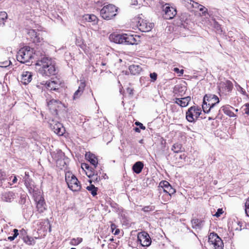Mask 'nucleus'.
<instances>
[{"instance_id": "nucleus-1", "label": "nucleus", "mask_w": 249, "mask_h": 249, "mask_svg": "<svg viewBox=\"0 0 249 249\" xmlns=\"http://www.w3.org/2000/svg\"><path fill=\"white\" fill-rule=\"evenodd\" d=\"M36 56V66L39 67L38 71L43 75L51 76L55 74V62L51 58L46 56L44 51H37L35 52Z\"/></svg>"}, {"instance_id": "nucleus-2", "label": "nucleus", "mask_w": 249, "mask_h": 249, "mask_svg": "<svg viewBox=\"0 0 249 249\" xmlns=\"http://www.w3.org/2000/svg\"><path fill=\"white\" fill-rule=\"evenodd\" d=\"M37 51H40L39 48L34 50L29 46H25L18 51L17 54V60L22 63L28 62L31 59H35L36 62V56H35V52Z\"/></svg>"}, {"instance_id": "nucleus-3", "label": "nucleus", "mask_w": 249, "mask_h": 249, "mask_svg": "<svg viewBox=\"0 0 249 249\" xmlns=\"http://www.w3.org/2000/svg\"><path fill=\"white\" fill-rule=\"evenodd\" d=\"M158 191L160 193L159 196L162 193H165V202L169 200L171 195L176 193V190L167 181H162L160 183Z\"/></svg>"}, {"instance_id": "nucleus-4", "label": "nucleus", "mask_w": 249, "mask_h": 249, "mask_svg": "<svg viewBox=\"0 0 249 249\" xmlns=\"http://www.w3.org/2000/svg\"><path fill=\"white\" fill-rule=\"evenodd\" d=\"M65 180L69 188L72 191L76 192L81 188L79 181L76 177L71 172L65 174Z\"/></svg>"}, {"instance_id": "nucleus-5", "label": "nucleus", "mask_w": 249, "mask_h": 249, "mask_svg": "<svg viewBox=\"0 0 249 249\" xmlns=\"http://www.w3.org/2000/svg\"><path fill=\"white\" fill-rule=\"evenodd\" d=\"M117 11L118 9L115 6L109 4L102 8L100 11V14L104 19L109 20L116 15Z\"/></svg>"}, {"instance_id": "nucleus-6", "label": "nucleus", "mask_w": 249, "mask_h": 249, "mask_svg": "<svg viewBox=\"0 0 249 249\" xmlns=\"http://www.w3.org/2000/svg\"><path fill=\"white\" fill-rule=\"evenodd\" d=\"M201 109L197 106L190 107L186 113V118L189 122H194L200 116Z\"/></svg>"}, {"instance_id": "nucleus-7", "label": "nucleus", "mask_w": 249, "mask_h": 249, "mask_svg": "<svg viewBox=\"0 0 249 249\" xmlns=\"http://www.w3.org/2000/svg\"><path fill=\"white\" fill-rule=\"evenodd\" d=\"M163 17L164 18L171 19L173 18L177 15V10L175 8L170 6L169 4L166 3L162 6Z\"/></svg>"}, {"instance_id": "nucleus-8", "label": "nucleus", "mask_w": 249, "mask_h": 249, "mask_svg": "<svg viewBox=\"0 0 249 249\" xmlns=\"http://www.w3.org/2000/svg\"><path fill=\"white\" fill-rule=\"evenodd\" d=\"M49 123L51 128L53 130L55 133L59 136H62L64 134L65 129L61 123L53 119L49 120Z\"/></svg>"}, {"instance_id": "nucleus-9", "label": "nucleus", "mask_w": 249, "mask_h": 249, "mask_svg": "<svg viewBox=\"0 0 249 249\" xmlns=\"http://www.w3.org/2000/svg\"><path fill=\"white\" fill-rule=\"evenodd\" d=\"M208 242L210 244L213 245L215 249H223V242L216 234L210 233L209 235Z\"/></svg>"}, {"instance_id": "nucleus-10", "label": "nucleus", "mask_w": 249, "mask_h": 249, "mask_svg": "<svg viewBox=\"0 0 249 249\" xmlns=\"http://www.w3.org/2000/svg\"><path fill=\"white\" fill-rule=\"evenodd\" d=\"M27 34L31 40L37 45H39V44H44L43 39L40 33H37L35 30L30 29L28 30Z\"/></svg>"}, {"instance_id": "nucleus-11", "label": "nucleus", "mask_w": 249, "mask_h": 249, "mask_svg": "<svg viewBox=\"0 0 249 249\" xmlns=\"http://www.w3.org/2000/svg\"><path fill=\"white\" fill-rule=\"evenodd\" d=\"M137 239L138 242L143 247H148L151 245V239L150 236L145 231L139 232Z\"/></svg>"}, {"instance_id": "nucleus-12", "label": "nucleus", "mask_w": 249, "mask_h": 249, "mask_svg": "<svg viewBox=\"0 0 249 249\" xmlns=\"http://www.w3.org/2000/svg\"><path fill=\"white\" fill-rule=\"evenodd\" d=\"M48 106L52 114L54 115L57 114V110L62 106V103L58 100L52 99L48 101L47 99Z\"/></svg>"}, {"instance_id": "nucleus-13", "label": "nucleus", "mask_w": 249, "mask_h": 249, "mask_svg": "<svg viewBox=\"0 0 249 249\" xmlns=\"http://www.w3.org/2000/svg\"><path fill=\"white\" fill-rule=\"evenodd\" d=\"M137 22V25L139 30L143 32H147L151 31L154 26L153 23H150L141 18H139Z\"/></svg>"}, {"instance_id": "nucleus-14", "label": "nucleus", "mask_w": 249, "mask_h": 249, "mask_svg": "<svg viewBox=\"0 0 249 249\" xmlns=\"http://www.w3.org/2000/svg\"><path fill=\"white\" fill-rule=\"evenodd\" d=\"M123 39V44L127 45L137 44L140 41L139 36L137 35H133L124 34Z\"/></svg>"}, {"instance_id": "nucleus-15", "label": "nucleus", "mask_w": 249, "mask_h": 249, "mask_svg": "<svg viewBox=\"0 0 249 249\" xmlns=\"http://www.w3.org/2000/svg\"><path fill=\"white\" fill-rule=\"evenodd\" d=\"M46 88L50 90H57L60 87L59 80L48 81L45 84Z\"/></svg>"}, {"instance_id": "nucleus-16", "label": "nucleus", "mask_w": 249, "mask_h": 249, "mask_svg": "<svg viewBox=\"0 0 249 249\" xmlns=\"http://www.w3.org/2000/svg\"><path fill=\"white\" fill-rule=\"evenodd\" d=\"M204 97H207L206 101L208 102V106H210V108H213L216 104L219 102L218 97L215 95H206Z\"/></svg>"}, {"instance_id": "nucleus-17", "label": "nucleus", "mask_w": 249, "mask_h": 249, "mask_svg": "<svg viewBox=\"0 0 249 249\" xmlns=\"http://www.w3.org/2000/svg\"><path fill=\"white\" fill-rule=\"evenodd\" d=\"M191 97L187 96L183 98H175L174 99V102L180 106L181 107H185L188 106L191 101Z\"/></svg>"}, {"instance_id": "nucleus-18", "label": "nucleus", "mask_w": 249, "mask_h": 249, "mask_svg": "<svg viewBox=\"0 0 249 249\" xmlns=\"http://www.w3.org/2000/svg\"><path fill=\"white\" fill-rule=\"evenodd\" d=\"M24 184L26 187L28 189L30 193H32L34 192V185L32 184V180L29 178L28 173H25V177L23 178Z\"/></svg>"}, {"instance_id": "nucleus-19", "label": "nucleus", "mask_w": 249, "mask_h": 249, "mask_svg": "<svg viewBox=\"0 0 249 249\" xmlns=\"http://www.w3.org/2000/svg\"><path fill=\"white\" fill-rule=\"evenodd\" d=\"M16 197V194L13 192H4L1 196L2 201L6 202H12Z\"/></svg>"}, {"instance_id": "nucleus-20", "label": "nucleus", "mask_w": 249, "mask_h": 249, "mask_svg": "<svg viewBox=\"0 0 249 249\" xmlns=\"http://www.w3.org/2000/svg\"><path fill=\"white\" fill-rule=\"evenodd\" d=\"M32 74L31 72L25 71H23L20 78L21 82L24 85H27L32 80Z\"/></svg>"}, {"instance_id": "nucleus-21", "label": "nucleus", "mask_w": 249, "mask_h": 249, "mask_svg": "<svg viewBox=\"0 0 249 249\" xmlns=\"http://www.w3.org/2000/svg\"><path fill=\"white\" fill-rule=\"evenodd\" d=\"M187 88L185 85L177 84L175 86L173 92L177 96H183Z\"/></svg>"}, {"instance_id": "nucleus-22", "label": "nucleus", "mask_w": 249, "mask_h": 249, "mask_svg": "<svg viewBox=\"0 0 249 249\" xmlns=\"http://www.w3.org/2000/svg\"><path fill=\"white\" fill-rule=\"evenodd\" d=\"M124 34H112L109 36L111 41L116 43L123 44Z\"/></svg>"}, {"instance_id": "nucleus-23", "label": "nucleus", "mask_w": 249, "mask_h": 249, "mask_svg": "<svg viewBox=\"0 0 249 249\" xmlns=\"http://www.w3.org/2000/svg\"><path fill=\"white\" fill-rule=\"evenodd\" d=\"M231 109H234V108L230 105L223 106L221 107V110L227 116L230 117H236V115L231 111Z\"/></svg>"}, {"instance_id": "nucleus-24", "label": "nucleus", "mask_w": 249, "mask_h": 249, "mask_svg": "<svg viewBox=\"0 0 249 249\" xmlns=\"http://www.w3.org/2000/svg\"><path fill=\"white\" fill-rule=\"evenodd\" d=\"M83 20L88 22H92V24H96L98 23V18L93 14H85L83 16Z\"/></svg>"}, {"instance_id": "nucleus-25", "label": "nucleus", "mask_w": 249, "mask_h": 249, "mask_svg": "<svg viewBox=\"0 0 249 249\" xmlns=\"http://www.w3.org/2000/svg\"><path fill=\"white\" fill-rule=\"evenodd\" d=\"M85 157L90 163L95 168L98 164L97 159L96 156L90 152L86 153Z\"/></svg>"}, {"instance_id": "nucleus-26", "label": "nucleus", "mask_w": 249, "mask_h": 249, "mask_svg": "<svg viewBox=\"0 0 249 249\" xmlns=\"http://www.w3.org/2000/svg\"><path fill=\"white\" fill-rule=\"evenodd\" d=\"M86 86L85 83L84 82H81L79 86L78 89L74 92L73 98L76 99L80 97L83 92Z\"/></svg>"}, {"instance_id": "nucleus-27", "label": "nucleus", "mask_w": 249, "mask_h": 249, "mask_svg": "<svg viewBox=\"0 0 249 249\" xmlns=\"http://www.w3.org/2000/svg\"><path fill=\"white\" fill-rule=\"evenodd\" d=\"M188 0V3H189L190 4H191L193 7L198 8L199 11L202 12L203 14H204L207 12V9L203 5L199 4L198 3L195 2L192 0Z\"/></svg>"}, {"instance_id": "nucleus-28", "label": "nucleus", "mask_w": 249, "mask_h": 249, "mask_svg": "<svg viewBox=\"0 0 249 249\" xmlns=\"http://www.w3.org/2000/svg\"><path fill=\"white\" fill-rule=\"evenodd\" d=\"M129 71L131 74L133 75L138 74L142 71V68L139 65H131L129 67Z\"/></svg>"}, {"instance_id": "nucleus-29", "label": "nucleus", "mask_w": 249, "mask_h": 249, "mask_svg": "<svg viewBox=\"0 0 249 249\" xmlns=\"http://www.w3.org/2000/svg\"><path fill=\"white\" fill-rule=\"evenodd\" d=\"M45 204L43 199L40 197L36 203V208L39 213H41L45 210Z\"/></svg>"}, {"instance_id": "nucleus-30", "label": "nucleus", "mask_w": 249, "mask_h": 249, "mask_svg": "<svg viewBox=\"0 0 249 249\" xmlns=\"http://www.w3.org/2000/svg\"><path fill=\"white\" fill-rule=\"evenodd\" d=\"M143 167V164L141 161L136 162L133 166L132 169L134 172L139 174L142 172Z\"/></svg>"}, {"instance_id": "nucleus-31", "label": "nucleus", "mask_w": 249, "mask_h": 249, "mask_svg": "<svg viewBox=\"0 0 249 249\" xmlns=\"http://www.w3.org/2000/svg\"><path fill=\"white\" fill-rule=\"evenodd\" d=\"M65 154L61 150H58L56 152H53L52 154V158L55 162L57 161V160H59L61 158L64 157Z\"/></svg>"}, {"instance_id": "nucleus-32", "label": "nucleus", "mask_w": 249, "mask_h": 249, "mask_svg": "<svg viewBox=\"0 0 249 249\" xmlns=\"http://www.w3.org/2000/svg\"><path fill=\"white\" fill-rule=\"evenodd\" d=\"M67 160L68 159H66L64 156V157H63V158H61L59 160H57V161L55 162L56 165L60 169H62L66 165V162Z\"/></svg>"}, {"instance_id": "nucleus-33", "label": "nucleus", "mask_w": 249, "mask_h": 249, "mask_svg": "<svg viewBox=\"0 0 249 249\" xmlns=\"http://www.w3.org/2000/svg\"><path fill=\"white\" fill-rule=\"evenodd\" d=\"M171 149L174 151V152L178 153L183 151V148H182V144L178 143H176L173 144Z\"/></svg>"}, {"instance_id": "nucleus-34", "label": "nucleus", "mask_w": 249, "mask_h": 249, "mask_svg": "<svg viewBox=\"0 0 249 249\" xmlns=\"http://www.w3.org/2000/svg\"><path fill=\"white\" fill-rule=\"evenodd\" d=\"M206 98L207 97H204L202 107L205 113H208L212 108H210V106H208V102L206 101Z\"/></svg>"}, {"instance_id": "nucleus-35", "label": "nucleus", "mask_w": 249, "mask_h": 249, "mask_svg": "<svg viewBox=\"0 0 249 249\" xmlns=\"http://www.w3.org/2000/svg\"><path fill=\"white\" fill-rule=\"evenodd\" d=\"M7 14L4 11L0 12V26L4 24V22L7 18Z\"/></svg>"}, {"instance_id": "nucleus-36", "label": "nucleus", "mask_w": 249, "mask_h": 249, "mask_svg": "<svg viewBox=\"0 0 249 249\" xmlns=\"http://www.w3.org/2000/svg\"><path fill=\"white\" fill-rule=\"evenodd\" d=\"M86 189L90 192L93 196L97 195V188L95 187L94 185L91 184L89 186H87Z\"/></svg>"}, {"instance_id": "nucleus-37", "label": "nucleus", "mask_w": 249, "mask_h": 249, "mask_svg": "<svg viewBox=\"0 0 249 249\" xmlns=\"http://www.w3.org/2000/svg\"><path fill=\"white\" fill-rule=\"evenodd\" d=\"M83 241V239L81 237L76 238H72L71 239L70 244L71 246H77L81 243Z\"/></svg>"}, {"instance_id": "nucleus-38", "label": "nucleus", "mask_w": 249, "mask_h": 249, "mask_svg": "<svg viewBox=\"0 0 249 249\" xmlns=\"http://www.w3.org/2000/svg\"><path fill=\"white\" fill-rule=\"evenodd\" d=\"M213 27L215 30V32L218 34H221L222 30L221 25L215 20H213Z\"/></svg>"}, {"instance_id": "nucleus-39", "label": "nucleus", "mask_w": 249, "mask_h": 249, "mask_svg": "<svg viewBox=\"0 0 249 249\" xmlns=\"http://www.w3.org/2000/svg\"><path fill=\"white\" fill-rule=\"evenodd\" d=\"M23 241L26 244H27L29 245H31L35 243V241H34V239L32 237L28 236L24 237L23 238Z\"/></svg>"}, {"instance_id": "nucleus-40", "label": "nucleus", "mask_w": 249, "mask_h": 249, "mask_svg": "<svg viewBox=\"0 0 249 249\" xmlns=\"http://www.w3.org/2000/svg\"><path fill=\"white\" fill-rule=\"evenodd\" d=\"M6 174L0 170V186L2 185V181L5 180Z\"/></svg>"}, {"instance_id": "nucleus-41", "label": "nucleus", "mask_w": 249, "mask_h": 249, "mask_svg": "<svg viewBox=\"0 0 249 249\" xmlns=\"http://www.w3.org/2000/svg\"><path fill=\"white\" fill-rule=\"evenodd\" d=\"M245 212L247 215L249 216V197L245 203Z\"/></svg>"}, {"instance_id": "nucleus-42", "label": "nucleus", "mask_w": 249, "mask_h": 249, "mask_svg": "<svg viewBox=\"0 0 249 249\" xmlns=\"http://www.w3.org/2000/svg\"><path fill=\"white\" fill-rule=\"evenodd\" d=\"M173 71H175V72L177 73L178 74V76H181L183 75V72H184V71L183 70H179L178 68H174V69H173Z\"/></svg>"}, {"instance_id": "nucleus-43", "label": "nucleus", "mask_w": 249, "mask_h": 249, "mask_svg": "<svg viewBox=\"0 0 249 249\" xmlns=\"http://www.w3.org/2000/svg\"><path fill=\"white\" fill-rule=\"evenodd\" d=\"M142 211L144 212H148L150 211H152L154 210V208L152 206H145L142 208Z\"/></svg>"}, {"instance_id": "nucleus-44", "label": "nucleus", "mask_w": 249, "mask_h": 249, "mask_svg": "<svg viewBox=\"0 0 249 249\" xmlns=\"http://www.w3.org/2000/svg\"><path fill=\"white\" fill-rule=\"evenodd\" d=\"M150 77L152 79V81L154 82L156 80L157 78V74L155 72L151 73Z\"/></svg>"}, {"instance_id": "nucleus-45", "label": "nucleus", "mask_w": 249, "mask_h": 249, "mask_svg": "<svg viewBox=\"0 0 249 249\" xmlns=\"http://www.w3.org/2000/svg\"><path fill=\"white\" fill-rule=\"evenodd\" d=\"M226 85L227 89L229 90H230L232 89V83L230 81H227L226 82Z\"/></svg>"}, {"instance_id": "nucleus-46", "label": "nucleus", "mask_w": 249, "mask_h": 249, "mask_svg": "<svg viewBox=\"0 0 249 249\" xmlns=\"http://www.w3.org/2000/svg\"><path fill=\"white\" fill-rule=\"evenodd\" d=\"M244 107H245L244 110L245 113L249 115V104L247 103L244 105Z\"/></svg>"}, {"instance_id": "nucleus-47", "label": "nucleus", "mask_w": 249, "mask_h": 249, "mask_svg": "<svg viewBox=\"0 0 249 249\" xmlns=\"http://www.w3.org/2000/svg\"><path fill=\"white\" fill-rule=\"evenodd\" d=\"M10 63V61H5L3 62H0V67H6L7 66H9Z\"/></svg>"}, {"instance_id": "nucleus-48", "label": "nucleus", "mask_w": 249, "mask_h": 249, "mask_svg": "<svg viewBox=\"0 0 249 249\" xmlns=\"http://www.w3.org/2000/svg\"><path fill=\"white\" fill-rule=\"evenodd\" d=\"M135 125L139 126L140 128H141L142 130H144L145 129V127L143 125V124L139 122H136L135 123Z\"/></svg>"}, {"instance_id": "nucleus-49", "label": "nucleus", "mask_w": 249, "mask_h": 249, "mask_svg": "<svg viewBox=\"0 0 249 249\" xmlns=\"http://www.w3.org/2000/svg\"><path fill=\"white\" fill-rule=\"evenodd\" d=\"M197 222H198V220L196 219H193L192 220V226H193V228H195V227L196 228V227L198 226Z\"/></svg>"}, {"instance_id": "nucleus-50", "label": "nucleus", "mask_w": 249, "mask_h": 249, "mask_svg": "<svg viewBox=\"0 0 249 249\" xmlns=\"http://www.w3.org/2000/svg\"><path fill=\"white\" fill-rule=\"evenodd\" d=\"M223 211L222 209H219L217 210V212L214 214V216H215L217 217H218L220 216V215L222 213Z\"/></svg>"}, {"instance_id": "nucleus-51", "label": "nucleus", "mask_w": 249, "mask_h": 249, "mask_svg": "<svg viewBox=\"0 0 249 249\" xmlns=\"http://www.w3.org/2000/svg\"><path fill=\"white\" fill-rule=\"evenodd\" d=\"M110 228H111L112 232H114V230L116 229V226L114 224H111Z\"/></svg>"}, {"instance_id": "nucleus-52", "label": "nucleus", "mask_w": 249, "mask_h": 249, "mask_svg": "<svg viewBox=\"0 0 249 249\" xmlns=\"http://www.w3.org/2000/svg\"><path fill=\"white\" fill-rule=\"evenodd\" d=\"M13 232H14V235L15 238H16L18 235V231L17 229H14L13 231Z\"/></svg>"}, {"instance_id": "nucleus-53", "label": "nucleus", "mask_w": 249, "mask_h": 249, "mask_svg": "<svg viewBox=\"0 0 249 249\" xmlns=\"http://www.w3.org/2000/svg\"><path fill=\"white\" fill-rule=\"evenodd\" d=\"M82 168H85L86 169H89V166L86 163H83L82 164Z\"/></svg>"}, {"instance_id": "nucleus-54", "label": "nucleus", "mask_w": 249, "mask_h": 249, "mask_svg": "<svg viewBox=\"0 0 249 249\" xmlns=\"http://www.w3.org/2000/svg\"><path fill=\"white\" fill-rule=\"evenodd\" d=\"M120 230L118 229H116L114 231V234L115 235H117L119 233Z\"/></svg>"}, {"instance_id": "nucleus-55", "label": "nucleus", "mask_w": 249, "mask_h": 249, "mask_svg": "<svg viewBox=\"0 0 249 249\" xmlns=\"http://www.w3.org/2000/svg\"><path fill=\"white\" fill-rule=\"evenodd\" d=\"M16 238L14 237V236H9L8 237V239L10 241H13Z\"/></svg>"}, {"instance_id": "nucleus-56", "label": "nucleus", "mask_w": 249, "mask_h": 249, "mask_svg": "<svg viewBox=\"0 0 249 249\" xmlns=\"http://www.w3.org/2000/svg\"><path fill=\"white\" fill-rule=\"evenodd\" d=\"M17 181V177L16 176L14 177L13 180H12V183H16Z\"/></svg>"}, {"instance_id": "nucleus-57", "label": "nucleus", "mask_w": 249, "mask_h": 249, "mask_svg": "<svg viewBox=\"0 0 249 249\" xmlns=\"http://www.w3.org/2000/svg\"><path fill=\"white\" fill-rule=\"evenodd\" d=\"M131 3L134 5H136L137 3V0H131Z\"/></svg>"}, {"instance_id": "nucleus-58", "label": "nucleus", "mask_w": 249, "mask_h": 249, "mask_svg": "<svg viewBox=\"0 0 249 249\" xmlns=\"http://www.w3.org/2000/svg\"><path fill=\"white\" fill-rule=\"evenodd\" d=\"M127 91L129 92V93L130 94H132V92H133L132 89H127Z\"/></svg>"}, {"instance_id": "nucleus-59", "label": "nucleus", "mask_w": 249, "mask_h": 249, "mask_svg": "<svg viewBox=\"0 0 249 249\" xmlns=\"http://www.w3.org/2000/svg\"><path fill=\"white\" fill-rule=\"evenodd\" d=\"M134 130H135V131L136 132H138V133H140V130L139 128L136 127V128H134Z\"/></svg>"}, {"instance_id": "nucleus-60", "label": "nucleus", "mask_w": 249, "mask_h": 249, "mask_svg": "<svg viewBox=\"0 0 249 249\" xmlns=\"http://www.w3.org/2000/svg\"><path fill=\"white\" fill-rule=\"evenodd\" d=\"M185 157H186V156L184 154L183 155H180V159L185 158Z\"/></svg>"}, {"instance_id": "nucleus-61", "label": "nucleus", "mask_w": 249, "mask_h": 249, "mask_svg": "<svg viewBox=\"0 0 249 249\" xmlns=\"http://www.w3.org/2000/svg\"><path fill=\"white\" fill-rule=\"evenodd\" d=\"M235 110L236 112H238V109H235Z\"/></svg>"}, {"instance_id": "nucleus-62", "label": "nucleus", "mask_w": 249, "mask_h": 249, "mask_svg": "<svg viewBox=\"0 0 249 249\" xmlns=\"http://www.w3.org/2000/svg\"><path fill=\"white\" fill-rule=\"evenodd\" d=\"M102 65H103V66H104V65H105V63H102Z\"/></svg>"}, {"instance_id": "nucleus-63", "label": "nucleus", "mask_w": 249, "mask_h": 249, "mask_svg": "<svg viewBox=\"0 0 249 249\" xmlns=\"http://www.w3.org/2000/svg\"><path fill=\"white\" fill-rule=\"evenodd\" d=\"M211 119H212V118H211V117H209V120H211Z\"/></svg>"}, {"instance_id": "nucleus-64", "label": "nucleus", "mask_w": 249, "mask_h": 249, "mask_svg": "<svg viewBox=\"0 0 249 249\" xmlns=\"http://www.w3.org/2000/svg\"><path fill=\"white\" fill-rule=\"evenodd\" d=\"M71 249H76L75 248H71Z\"/></svg>"}]
</instances>
